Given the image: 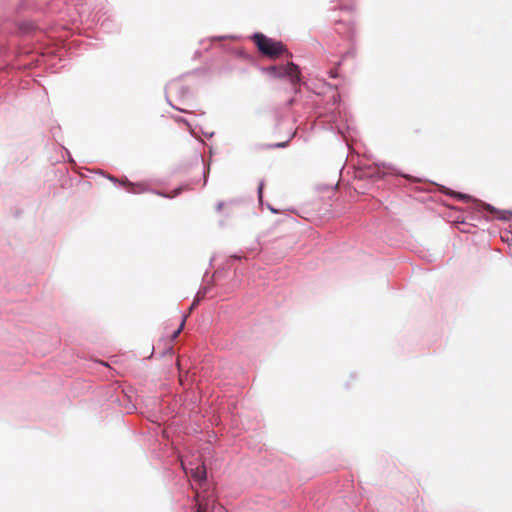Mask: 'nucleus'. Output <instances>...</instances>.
Wrapping results in <instances>:
<instances>
[{
  "label": "nucleus",
  "mask_w": 512,
  "mask_h": 512,
  "mask_svg": "<svg viewBox=\"0 0 512 512\" xmlns=\"http://www.w3.org/2000/svg\"><path fill=\"white\" fill-rule=\"evenodd\" d=\"M253 40L259 51L270 58H278L283 54L291 56L286 47L280 41L273 40L263 34H255Z\"/></svg>",
  "instance_id": "obj_1"
},
{
  "label": "nucleus",
  "mask_w": 512,
  "mask_h": 512,
  "mask_svg": "<svg viewBox=\"0 0 512 512\" xmlns=\"http://www.w3.org/2000/svg\"><path fill=\"white\" fill-rule=\"evenodd\" d=\"M268 72L276 78H288L293 86L301 81V71L298 65L293 62H288L283 65H275L268 68Z\"/></svg>",
  "instance_id": "obj_2"
},
{
  "label": "nucleus",
  "mask_w": 512,
  "mask_h": 512,
  "mask_svg": "<svg viewBox=\"0 0 512 512\" xmlns=\"http://www.w3.org/2000/svg\"><path fill=\"white\" fill-rule=\"evenodd\" d=\"M181 466L186 475H190L195 481L200 483L206 480V469L203 463L194 466L192 463L186 464L181 461Z\"/></svg>",
  "instance_id": "obj_3"
},
{
  "label": "nucleus",
  "mask_w": 512,
  "mask_h": 512,
  "mask_svg": "<svg viewBox=\"0 0 512 512\" xmlns=\"http://www.w3.org/2000/svg\"><path fill=\"white\" fill-rule=\"evenodd\" d=\"M196 511L195 512H209V501L201 498L197 493L195 495Z\"/></svg>",
  "instance_id": "obj_4"
},
{
  "label": "nucleus",
  "mask_w": 512,
  "mask_h": 512,
  "mask_svg": "<svg viewBox=\"0 0 512 512\" xmlns=\"http://www.w3.org/2000/svg\"><path fill=\"white\" fill-rule=\"evenodd\" d=\"M187 114H188L187 117L179 118L176 121L178 124H183V125H186L188 128H192L193 125L197 124L194 120L195 116L192 113H187Z\"/></svg>",
  "instance_id": "obj_5"
},
{
  "label": "nucleus",
  "mask_w": 512,
  "mask_h": 512,
  "mask_svg": "<svg viewBox=\"0 0 512 512\" xmlns=\"http://www.w3.org/2000/svg\"><path fill=\"white\" fill-rule=\"evenodd\" d=\"M294 136H295V131L294 132H289L285 139H283V140H281L279 142H276V143L269 144L268 147H270V148L285 147Z\"/></svg>",
  "instance_id": "obj_6"
},
{
  "label": "nucleus",
  "mask_w": 512,
  "mask_h": 512,
  "mask_svg": "<svg viewBox=\"0 0 512 512\" xmlns=\"http://www.w3.org/2000/svg\"><path fill=\"white\" fill-rule=\"evenodd\" d=\"M186 318H187V316L183 317L182 322H181L179 328L172 335V340L176 339L178 337V335L180 334V332L182 331V329L184 328V325H185V322H186Z\"/></svg>",
  "instance_id": "obj_7"
},
{
  "label": "nucleus",
  "mask_w": 512,
  "mask_h": 512,
  "mask_svg": "<svg viewBox=\"0 0 512 512\" xmlns=\"http://www.w3.org/2000/svg\"><path fill=\"white\" fill-rule=\"evenodd\" d=\"M198 303H199V295H196L189 310L192 311L198 305Z\"/></svg>",
  "instance_id": "obj_8"
},
{
  "label": "nucleus",
  "mask_w": 512,
  "mask_h": 512,
  "mask_svg": "<svg viewBox=\"0 0 512 512\" xmlns=\"http://www.w3.org/2000/svg\"><path fill=\"white\" fill-rule=\"evenodd\" d=\"M262 190H263V183H261L258 187V193H259V198L262 197Z\"/></svg>",
  "instance_id": "obj_9"
},
{
  "label": "nucleus",
  "mask_w": 512,
  "mask_h": 512,
  "mask_svg": "<svg viewBox=\"0 0 512 512\" xmlns=\"http://www.w3.org/2000/svg\"><path fill=\"white\" fill-rule=\"evenodd\" d=\"M197 295H199V302H200V301L204 298V296H205V291H203V292H202V291H199V292L197 293Z\"/></svg>",
  "instance_id": "obj_10"
},
{
  "label": "nucleus",
  "mask_w": 512,
  "mask_h": 512,
  "mask_svg": "<svg viewBox=\"0 0 512 512\" xmlns=\"http://www.w3.org/2000/svg\"><path fill=\"white\" fill-rule=\"evenodd\" d=\"M191 132H192V135H193L194 137H197V138L199 137V136L195 133V130H194V129H191Z\"/></svg>",
  "instance_id": "obj_11"
},
{
  "label": "nucleus",
  "mask_w": 512,
  "mask_h": 512,
  "mask_svg": "<svg viewBox=\"0 0 512 512\" xmlns=\"http://www.w3.org/2000/svg\"><path fill=\"white\" fill-rule=\"evenodd\" d=\"M330 74L332 78H335L337 76L335 72H331Z\"/></svg>",
  "instance_id": "obj_12"
}]
</instances>
